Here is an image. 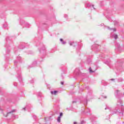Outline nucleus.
Wrapping results in <instances>:
<instances>
[{"mask_svg":"<svg viewBox=\"0 0 124 124\" xmlns=\"http://www.w3.org/2000/svg\"><path fill=\"white\" fill-rule=\"evenodd\" d=\"M114 111L112 112V115L117 114L119 117H124V106L123 105V101L119 99L117 101Z\"/></svg>","mask_w":124,"mask_h":124,"instance_id":"nucleus-1","label":"nucleus"},{"mask_svg":"<svg viewBox=\"0 0 124 124\" xmlns=\"http://www.w3.org/2000/svg\"><path fill=\"white\" fill-rule=\"evenodd\" d=\"M13 39H15V37L13 36H8L5 38V47L7 49V54L4 55L6 60L8 61V58H9V53H10V47L9 44H11L13 42Z\"/></svg>","mask_w":124,"mask_h":124,"instance_id":"nucleus-2","label":"nucleus"},{"mask_svg":"<svg viewBox=\"0 0 124 124\" xmlns=\"http://www.w3.org/2000/svg\"><path fill=\"white\" fill-rule=\"evenodd\" d=\"M19 62H22V58L20 56L17 57L16 60L14 61V64L16 66V77L18 78L19 82H20V83H22L23 79L22 78V73H21V70L20 69V68L17 67V64L19 63Z\"/></svg>","mask_w":124,"mask_h":124,"instance_id":"nucleus-3","label":"nucleus"},{"mask_svg":"<svg viewBox=\"0 0 124 124\" xmlns=\"http://www.w3.org/2000/svg\"><path fill=\"white\" fill-rule=\"evenodd\" d=\"M38 49L40 53L45 55L46 54V48H45V46L43 45V43H40Z\"/></svg>","mask_w":124,"mask_h":124,"instance_id":"nucleus-4","label":"nucleus"},{"mask_svg":"<svg viewBox=\"0 0 124 124\" xmlns=\"http://www.w3.org/2000/svg\"><path fill=\"white\" fill-rule=\"evenodd\" d=\"M101 47V46L100 45L95 44L91 46V49L94 52H98V51L100 50Z\"/></svg>","mask_w":124,"mask_h":124,"instance_id":"nucleus-5","label":"nucleus"},{"mask_svg":"<svg viewBox=\"0 0 124 124\" xmlns=\"http://www.w3.org/2000/svg\"><path fill=\"white\" fill-rule=\"evenodd\" d=\"M91 110L88 108L85 107L82 109L81 113L82 115H86L87 113H90Z\"/></svg>","mask_w":124,"mask_h":124,"instance_id":"nucleus-6","label":"nucleus"},{"mask_svg":"<svg viewBox=\"0 0 124 124\" xmlns=\"http://www.w3.org/2000/svg\"><path fill=\"white\" fill-rule=\"evenodd\" d=\"M85 7H89L91 8V10H95V8H94L93 5H92L91 3L87 2L85 4Z\"/></svg>","mask_w":124,"mask_h":124,"instance_id":"nucleus-7","label":"nucleus"},{"mask_svg":"<svg viewBox=\"0 0 124 124\" xmlns=\"http://www.w3.org/2000/svg\"><path fill=\"white\" fill-rule=\"evenodd\" d=\"M88 98H92L91 97V95H90V93H88L85 100H84V101H81V103H83L84 105H87V104H88Z\"/></svg>","mask_w":124,"mask_h":124,"instance_id":"nucleus-8","label":"nucleus"},{"mask_svg":"<svg viewBox=\"0 0 124 124\" xmlns=\"http://www.w3.org/2000/svg\"><path fill=\"white\" fill-rule=\"evenodd\" d=\"M74 73L76 76H80L81 75V72H80V69L79 68H77L74 72Z\"/></svg>","mask_w":124,"mask_h":124,"instance_id":"nucleus-9","label":"nucleus"},{"mask_svg":"<svg viewBox=\"0 0 124 124\" xmlns=\"http://www.w3.org/2000/svg\"><path fill=\"white\" fill-rule=\"evenodd\" d=\"M28 46V44H25V43H21L18 46L19 49H24L25 47Z\"/></svg>","mask_w":124,"mask_h":124,"instance_id":"nucleus-10","label":"nucleus"},{"mask_svg":"<svg viewBox=\"0 0 124 124\" xmlns=\"http://www.w3.org/2000/svg\"><path fill=\"white\" fill-rule=\"evenodd\" d=\"M106 57H105L104 60L105 61L104 63H106V64H107L108 66H110V64H111V61H110V59H108L106 60Z\"/></svg>","mask_w":124,"mask_h":124,"instance_id":"nucleus-11","label":"nucleus"},{"mask_svg":"<svg viewBox=\"0 0 124 124\" xmlns=\"http://www.w3.org/2000/svg\"><path fill=\"white\" fill-rule=\"evenodd\" d=\"M69 44L70 46H73L74 47H75V46H77V45H78V43L74 42H69Z\"/></svg>","mask_w":124,"mask_h":124,"instance_id":"nucleus-12","label":"nucleus"},{"mask_svg":"<svg viewBox=\"0 0 124 124\" xmlns=\"http://www.w3.org/2000/svg\"><path fill=\"white\" fill-rule=\"evenodd\" d=\"M14 112H16V109H13L12 111L8 112L6 114L3 113V115L4 117H7L9 114H12V113H14Z\"/></svg>","mask_w":124,"mask_h":124,"instance_id":"nucleus-13","label":"nucleus"},{"mask_svg":"<svg viewBox=\"0 0 124 124\" xmlns=\"http://www.w3.org/2000/svg\"><path fill=\"white\" fill-rule=\"evenodd\" d=\"M31 109V105H29L28 106H26L25 108H22V110L26 111V110H28L29 112H30V110Z\"/></svg>","mask_w":124,"mask_h":124,"instance_id":"nucleus-14","label":"nucleus"},{"mask_svg":"<svg viewBox=\"0 0 124 124\" xmlns=\"http://www.w3.org/2000/svg\"><path fill=\"white\" fill-rule=\"evenodd\" d=\"M110 37H112V38H114V39L116 40L118 38V34L111 33L110 34Z\"/></svg>","mask_w":124,"mask_h":124,"instance_id":"nucleus-15","label":"nucleus"},{"mask_svg":"<svg viewBox=\"0 0 124 124\" xmlns=\"http://www.w3.org/2000/svg\"><path fill=\"white\" fill-rule=\"evenodd\" d=\"M115 45V47L116 48V50L118 51L119 50H120L121 49V46L120 45V44H119L118 43H116Z\"/></svg>","mask_w":124,"mask_h":124,"instance_id":"nucleus-16","label":"nucleus"},{"mask_svg":"<svg viewBox=\"0 0 124 124\" xmlns=\"http://www.w3.org/2000/svg\"><path fill=\"white\" fill-rule=\"evenodd\" d=\"M37 65V62L36 61H34L32 62V64L31 65L29 66L30 67H33L34 66H36V65Z\"/></svg>","mask_w":124,"mask_h":124,"instance_id":"nucleus-17","label":"nucleus"},{"mask_svg":"<svg viewBox=\"0 0 124 124\" xmlns=\"http://www.w3.org/2000/svg\"><path fill=\"white\" fill-rule=\"evenodd\" d=\"M58 93H59V91H50V93L52 95H56V94H58Z\"/></svg>","mask_w":124,"mask_h":124,"instance_id":"nucleus-18","label":"nucleus"},{"mask_svg":"<svg viewBox=\"0 0 124 124\" xmlns=\"http://www.w3.org/2000/svg\"><path fill=\"white\" fill-rule=\"evenodd\" d=\"M107 29H108V30H109V31H116V28H110V27L107 26Z\"/></svg>","mask_w":124,"mask_h":124,"instance_id":"nucleus-19","label":"nucleus"},{"mask_svg":"<svg viewBox=\"0 0 124 124\" xmlns=\"http://www.w3.org/2000/svg\"><path fill=\"white\" fill-rule=\"evenodd\" d=\"M105 109V110H107V109H108V110H109V111H112L113 110L112 108H111L110 106L108 105H107L106 108Z\"/></svg>","mask_w":124,"mask_h":124,"instance_id":"nucleus-20","label":"nucleus"},{"mask_svg":"<svg viewBox=\"0 0 124 124\" xmlns=\"http://www.w3.org/2000/svg\"><path fill=\"white\" fill-rule=\"evenodd\" d=\"M116 80L118 83H120V82L124 81V79H123V78H120L118 79H116Z\"/></svg>","mask_w":124,"mask_h":124,"instance_id":"nucleus-21","label":"nucleus"},{"mask_svg":"<svg viewBox=\"0 0 124 124\" xmlns=\"http://www.w3.org/2000/svg\"><path fill=\"white\" fill-rule=\"evenodd\" d=\"M87 63L88 64H91V63H92V59H87Z\"/></svg>","mask_w":124,"mask_h":124,"instance_id":"nucleus-22","label":"nucleus"},{"mask_svg":"<svg viewBox=\"0 0 124 124\" xmlns=\"http://www.w3.org/2000/svg\"><path fill=\"white\" fill-rule=\"evenodd\" d=\"M89 71L90 73H94V72H95V71H93L91 67L89 68Z\"/></svg>","mask_w":124,"mask_h":124,"instance_id":"nucleus-23","label":"nucleus"},{"mask_svg":"<svg viewBox=\"0 0 124 124\" xmlns=\"http://www.w3.org/2000/svg\"><path fill=\"white\" fill-rule=\"evenodd\" d=\"M60 42L63 45H64V44L66 43V42L65 41H63V39L62 38L60 39Z\"/></svg>","mask_w":124,"mask_h":124,"instance_id":"nucleus-24","label":"nucleus"},{"mask_svg":"<svg viewBox=\"0 0 124 124\" xmlns=\"http://www.w3.org/2000/svg\"><path fill=\"white\" fill-rule=\"evenodd\" d=\"M38 97H40L41 98L42 93L41 92H38L37 93Z\"/></svg>","mask_w":124,"mask_h":124,"instance_id":"nucleus-25","label":"nucleus"},{"mask_svg":"<svg viewBox=\"0 0 124 124\" xmlns=\"http://www.w3.org/2000/svg\"><path fill=\"white\" fill-rule=\"evenodd\" d=\"M86 121L82 119H80V124H86Z\"/></svg>","mask_w":124,"mask_h":124,"instance_id":"nucleus-26","label":"nucleus"},{"mask_svg":"<svg viewBox=\"0 0 124 124\" xmlns=\"http://www.w3.org/2000/svg\"><path fill=\"white\" fill-rule=\"evenodd\" d=\"M80 50H81V45H79L78 48L77 49V52H80Z\"/></svg>","mask_w":124,"mask_h":124,"instance_id":"nucleus-27","label":"nucleus"},{"mask_svg":"<svg viewBox=\"0 0 124 124\" xmlns=\"http://www.w3.org/2000/svg\"><path fill=\"white\" fill-rule=\"evenodd\" d=\"M50 118H51V117H45V121L46 122H47V121H50Z\"/></svg>","mask_w":124,"mask_h":124,"instance_id":"nucleus-28","label":"nucleus"},{"mask_svg":"<svg viewBox=\"0 0 124 124\" xmlns=\"http://www.w3.org/2000/svg\"><path fill=\"white\" fill-rule=\"evenodd\" d=\"M12 117L14 118V119H18V115L13 114Z\"/></svg>","mask_w":124,"mask_h":124,"instance_id":"nucleus-29","label":"nucleus"},{"mask_svg":"<svg viewBox=\"0 0 124 124\" xmlns=\"http://www.w3.org/2000/svg\"><path fill=\"white\" fill-rule=\"evenodd\" d=\"M90 119H91L92 122L93 123V121H94L95 120V117H94V116H92V117H91Z\"/></svg>","mask_w":124,"mask_h":124,"instance_id":"nucleus-30","label":"nucleus"},{"mask_svg":"<svg viewBox=\"0 0 124 124\" xmlns=\"http://www.w3.org/2000/svg\"><path fill=\"white\" fill-rule=\"evenodd\" d=\"M6 27H7V23L5 22V23L4 24H3V28H4V29H5V28H6Z\"/></svg>","mask_w":124,"mask_h":124,"instance_id":"nucleus-31","label":"nucleus"},{"mask_svg":"<svg viewBox=\"0 0 124 124\" xmlns=\"http://www.w3.org/2000/svg\"><path fill=\"white\" fill-rule=\"evenodd\" d=\"M114 26H119V22L117 21H114Z\"/></svg>","mask_w":124,"mask_h":124,"instance_id":"nucleus-32","label":"nucleus"},{"mask_svg":"<svg viewBox=\"0 0 124 124\" xmlns=\"http://www.w3.org/2000/svg\"><path fill=\"white\" fill-rule=\"evenodd\" d=\"M61 116H59L57 118V122L58 123H61Z\"/></svg>","mask_w":124,"mask_h":124,"instance_id":"nucleus-33","label":"nucleus"},{"mask_svg":"<svg viewBox=\"0 0 124 124\" xmlns=\"http://www.w3.org/2000/svg\"><path fill=\"white\" fill-rule=\"evenodd\" d=\"M64 18H65V19H66V20H67V19H68V15L66 14L64 15Z\"/></svg>","mask_w":124,"mask_h":124,"instance_id":"nucleus-34","label":"nucleus"},{"mask_svg":"<svg viewBox=\"0 0 124 124\" xmlns=\"http://www.w3.org/2000/svg\"><path fill=\"white\" fill-rule=\"evenodd\" d=\"M119 93H120V91H119V90H116V91H115V94H116V95H118Z\"/></svg>","mask_w":124,"mask_h":124,"instance_id":"nucleus-35","label":"nucleus"},{"mask_svg":"<svg viewBox=\"0 0 124 124\" xmlns=\"http://www.w3.org/2000/svg\"><path fill=\"white\" fill-rule=\"evenodd\" d=\"M112 10H108L107 11V13H108V14H112Z\"/></svg>","mask_w":124,"mask_h":124,"instance_id":"nucleus-36","label":"nucleus"},{"mask_svg":"<svg viewBox=\"0 0 124 124\" xmlns=\"http://www.w3.org/2000/svg\"><path fill=\"white\" fill-rule=\"evenodd\" d=\"M107 18L109 21V22H112V19H111V17H108V16H107Z\"/></svg>","mask_w":124,"mask_h":124,"instance_id":"nucleus-37","label":"nucleus"},{"mask_svg":"<svg viewBox=\"0 0 124 124\" xmlns=\"http://www.w3.org/2000/svg\"><path fill=\"white\" fill-rule=\"evenodd\" d=\"M25 26L26 28H30V24H29V23H26Z\"/></svg>","mask_w":124,"mask_h":124,"instance_id":"nucleus-38","label":"nucleus"},{"mask_svg":"<svg viewBox=\"0 0 124 124\" xmlns=\"http://www.w3.org/2000/svg\"><path fill=\"white\" fill-rule=\"evenodd\" d=\"M121 68H122V66H120L118 68H117V70H119V71H122Z\"/></svg>","mask_w":124,"mask_h":124,"instance_id":"nucleus-39","label":"nucleus"},{"mask_svg":"<svg viewBox=\"0 0 124 124\" xmlns=\"http://www.w3.org/2000/svg\"><path fill=\"white\" fill-rule=\"evenodd\" d=\"M63 115V113H62V112H61L60 113V115L59 117H60V118H61L62 117V115Z\"/></svg>","mask_w":124,"mask_h":124,"instance_id":"nucleus-40","label":"nucleus"},{"mask_svg":"<svg viewBox=\"0 0 124 124\" xmlns=\"http://www.w3.org/2000/svg\"><path fill=\"white\" fill-rule=\"evenodd\" d=\"M63 74H65L66 73V70H62Z\"/></svg>","mask_w":124,"mask_h":124,"instance_id":"nucleus-41","label":"nucleus"},{"mask_svg":"<svg viewBox=\"0 0 124 124\" xmlns=\"http://www.w3.org/2000/svg\"><path fill=\"white\" fill-rule=\"evenodd\" d=\"M99 58H100V59H102V58H103V55H100Z\"/></svg>","mask_w":124,"mask_h":124,"instance_id":"nucleus-42","label":"nucleus"},{"mask_svg":"<svg viewBox=\"0 0 124 124\" xmlns=\"http://www.w3.org/2000/svg\"><path fill=\"white\" fill-rule=\"evenodd\" d=\"M14 86H15V87H17V83H16V82H14Z\"/></svg>","mask_w":124,"mask_h":124,"instance_id":"nucleus-43","label":"nucleus"},{"mask_svg":"<svg viewBox=\"0 0 124 124\" xmlns=\"http://www.w3.org/2000/svg\"><path fill=\"white\" fill-rule=\"evenodd\" d=\"M101 97H103V98H105V99L107 98V96H101Z\"/></svg>","mask_w":124,"mask_h":124,"instance_id":"nucleus-44","label":"nucleus"},{"mask_svg":"<svg viewBox=\"0 0 124 124\" xmlns=\"http://www.w3.org/2000/svg\"><path fill=\"white\" fill-rule=\"evenodd\" d=\"M19 51V50H16V48L15 49V53H17V52H18Z\"/></svg>","mask_w":124,"mask_h":124,"instance_id":"nucleus-45","label":"nucleus"},{"mask_svg":"<svg viewBox=\"0 0 124 124\" xmlns=\"http://www.w3.org/2000/svg\"><path fill=\"white\" fill-rule=\"evenodd\" d=\"M30 83L32 84V83H33V79H32L30 81Z\"/></svg>","mask_w":124,"mask_h":124,"instance_id":"nucleus-46","label":"nucleus"},{"mask_svg":"<svg viewBox=\"0 0 124 124\" xmlns=\"http://www.w3.org/2000/svg\"><path fill=\"white\" fill-rule=\"evenodd\" d=\"M23 23H25V21H23L22 22V21H21L20 22V25H23Z\"/></svg>","mask_w":124,"mask_h":124,"instance_id":"nucleus-47","label":"nucleus"},{"mask_svg":"<svg viewBox=\"0 0 124 124\" xmlns=\"http://www.w3.org/2000/svg\"><path fill=\"white\" fill-rule=\"evenodd\" d=\"M61 76H62V79H63L64 78V77H63V74L62 73Z\"/></svg>","mask_w":124,"mask_h":124,"instance_id":"nucleus-48","label":"nucleus"},{"mask_svg":"<svg viewBox=\"0 0 124 124\" xmlns=\"http://www.w3.org/2000/svg\"><path fill=\"white\" fill-rule=\"evenodd\" d=\"M33 119H34V120H35V119H36V116L33 115Z\"/></svg>","mask_w":124,"mask_h":124,"instance_id":"nucleus-49","label":"nucleus"},{"mask_svg":"<svg viewBox=\"0 0 124 124\" xmlns=\"http://www.w3.org/2000/svg\"><path fill=\"white\" fill-rule=\"evenodd\" d=\"M61 85H63V84H64V82H63V81H61Z\"/></svg>","mask_w":124,"mask_h":124,"instance_id":"nucleus-50","label":"nucleus"},{"mask_svg":"<svg viewBox=\"0 0 124 124\" xmlns=\"http://www.w3.org/2000/svg\"><path fill=\"white\" fill-rule=\"evenodd\" d=\"M111 81H115V79L114 78H112V79H110Z\"/></svg>","mask_w":124,"mask_h":124,"instance_id":"nucleus-51","label":"nucleus"},{"mask_svg":"<svg viewBox=\"0 0 124 124\" xmlns=\"http://www.w3.org/2000/svg\"><path fill=\"white\" fill-rule=\"evenodd\" d=\"M77 101H73V103H76Z\"/></svg>","mask_w":124,"mask_h":124,"instance_id":"nucleus-52","label":"nucleus"},{"mask_svg":"<svg viewBox=\"0 0 124 124\" xmlns=\"http://www.w3.org/2000/svg\"><path fill=\"white\" fill-rule=\"evenodd\" d=\"M73 124H77V122H74L73 123Z\"/></svg>","mask_w":124,"mask_h":124,"instance_id":"nucleus-53","label":"nucleus"},{"mask_svg":"<svg viewBox=\"0 0 124 124\" xmlns=\"http://www.w3.org/2000/svg\"><path fill=\"white\" fill-rule=\"evenodd\" d=\"M101 26H104V24L102 23V24H101Z\"/></svg>","mask_w":124,"mask_h":124,"instance_id":"nucleus-54","label":"nucleus"},{"mask_svg":"<svg viewBox=\"0 0 124 124\" xmlns=\"http://www.w3.org/2000/svg\"><path fill=\"white\" fill-rule=\"evenodd\" d=\"M66 110H70V109H68V108H67Z\"/></svg>","mask_w":124,"mask_h":124,"instance_id":"nucleus-55","label":"nucleus"},{"mask_svg":"<svg viewBox=\"0 0 124 124\" xmlns=\"http://www.w3.org/2000/svg\"><path fill=\"white\" fill-rule=\"evenodd\" d=\"M43 60H42L41 61H40V62H42Z\"/></svg>","mask_w":124,"mask_h":124,"instance_id":"nucleus-56","label":"nucleus"},{"mask_svg":"<svg viewBox=\"0 0 124 124\" xmlns=\"http://www.w3.org/2000/svg\"><path fill=\"white\" fill-rule=\"evenodd\" d=\"M122 124H124V122H123V123H122Z\"/></svg>","mask_w":124,"mask_h":124,"instance_id":"nucleus-57","label":"nucleus"},{"mask_svg":"<svg viewBox=\"0 0 124 124\" xmlns=\"http://www.w3.org/2000/svg\"><path fill=\"white\" fill-rule=\"evenodd\" d=\"M110 116H111V115H109V118L110 117Z\"/></svg>","mask_w":124,"mask_h":124,"instance_id":"nucleus-58","label":"nucleus"},{"mask_svg":"<svg viewBox=\"0 0 124 124\" xmlns=\"http://www.w3.org/2000/svg\"><path fill=\"white\" fill-rule=\"evenodd\" d=\"M36 46H38L37 45H36Z\"/></svg>","mask_w":124,"mask_h":124,"instance_id":"nucleus-59","label":"nucleus"},{"mask_svg":"<svg viewBox=\"0 0 124 124\" xmlns=\"http://www.w3.org/2000/svg\"><path fill=\"white\" fill-rule=\"evenodd\" d=\"M94 124H95V122H94Z\"/></svg>","mask_w":124,"mask_h":124,"instance_id":"nucleus-60","label":"nucleus"}]
</instances>
